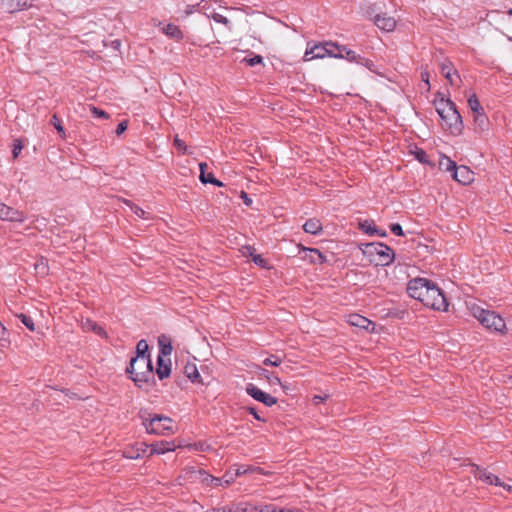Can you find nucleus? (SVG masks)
Masks as SVG:
<instances>
[{
	"mask_svg": "<svg viewBox=\"0 0 512 512\" xmlns=\"http://www.w3.org/2000/svg\"><path fill=\"white\" fill-rule=\"evenodd\" d=\"M16 316L30 331H35V324L30 316L24 313L17 314Z\"/></svg>",
	"mask_w": 512,
	"mask_h": 512,
	"instance_id": "34",
	"label": "nucleus"
},
{
	"mask_svg": "<svg viewBox=\"0 0 512 512\" xmlns=\"http://www.w3.org/2000/svg\"><path fill=\"white\" fill-rule=\"evenodd\" d=\"M325 398L321 397V396H315L314 397V401L315 403H320L324 400Z\"/></svg>",
	"mask_w": 512,
	"mask_h": 512,
	"instance_id": "62",
	"label": "nucleus"
},
{
	"mask_svg": "<svg viewBox=\"0 0 512 512\" xmlns=\"http://www.w3.org/2000/svg\"><path fill=\"white\" fill-rule=\"evenodd\" d=\"M303 229L306 233L317 235L322 231V224L318 219L311 218L304 223Z\"/></svg>",
	"mask_w": 512,
	"mask_h": 512,
	"instance_id": "23",
	"label": "nucleus"
},
{
	"mask_svg": "<svg viewBox=\"0 0 512 512\" xmlns=\"http://www.w3.org/2000/svg\"><path fill=\"white\" fill-rule=\"evenodd\" d=\"M221 479H222V485L224 484L225 486H228L235 480V476H233L232 473L227 472Z\"/></svg>",
	"mask_w": 512,
	"mask_h": 512,
	"instance_id": "52",
	"label": "nucleus"
},
{
	"mask_svg": "<svg viewBox=\"0 0 512 512\" xmlns=\"http://www.w3.org/2000/svg\"><path fill=\"white\" fill-rule=\"evenodd\" d=\"M487 311L488 310H485L478 306H474L472 308V313H473L474 317L478 319V321L482 318L483 315L486 314Z\"/></svg>",
	"mask_w": 512,
	"mask_h": 512,
	"instance_id": "48",
	"label": "nucleus"
},
{
	"mask_svg": "<svg viewBox=\"0 0 512 512\" xmlns=\"http://www.w3.org/2000/svg\"><path fill=\"white\" fill-rule=\"evenodd\" d=\"M375 234H377V235H378V236H380V237H385V236H387L386 231L381 230V229H378V232H375Z\"/></svg>",
	"mask_w": 512,
	"mask_h": 512,
	"instance_id": "61",
	"label": "nucleus"
},
{
	"mask_svg": "<svg viewBox=\"0 0 512 512\" xmlns=\"http://www.w3.org/2000/svg\"><path fill=\"white\" fill-rule=\"evenodd\" d=\"M363 253L370 257V262H374L378 266L391 264L395 257L393 249L380 242L367 243Z\"/></svg>",
	"mask_w": 512,
	"mask_h": 512,
	"instance_id": "5",
	"label": "nucleus"
},
{
	"mask_svg": "<svg viewBox=\"0 0 512 512\" xmlns=\"http://www.w3.org/2000/svg\"><path fill=\"white\" fill-rule=\"evenodd\" d=\"M127 127H128V121L127 120H124L122 122H120L116 128V135H121L122 133H124L126 130H127Z\"/></svg>",
	"mask_w": 512,
	"mask_h": 512,
	"instance_id": "51",
	"label": "nucleus"
},
{
	"mask_svg": "<svg viewBox=\"0 0 512 512\" xmlns=\"http://www.w3.org/2000/svg\"><path fill=\"white\" fill-rule=\"evenodd\" d=\"M170 366H171V361L169 358L166 360L165 358H162V356H158L156 374L160 380H163L170 376V373H171Z\"/></svg>",
	"mask_w": 512,
	"mask_h": 512,
	"instance_id": "16",
	"label": "nucleus"
},
{
	"mask_svg": "<svg viewBox=\"0 0 512 512\" xmlns=\"http://www.w3.org/2000/svg\"><path fill=\"white\" fill-rule=\"evenodd\" d=\"M357 64L366 67L368 70H370L372 72H375V64L373 63V61L369 60L367 58H364L361 55L359 56V60L357 61Z\"/></svg>",
	"mask_w": 512,
	"mask_h": 512,
	"instance_id": "38",
	"label": "nucleus"
},
{
	"mask_svg": "<svg viewBox=\"0 0 512 512\" xmlns=\"http://www.w3.org/2000/svg\"><path fill=\"white\" fill-rule=\"evenodd\" d=\"M374 23L378 28L387 32L393 31L396 27V20L386 14H377L374 17Z\"/></svg>",
	"mask_w": 512,
	"mask_h": 512,
	"instance_id": "13",
	"label": "nucleus"
},
{
	"mask_svg": "<svg viewBox=\"0 0 512 512\" xmlns=\"http://www.w3.org/2000/svg\"><path fill=\"white\" fill-rule=\"evenodd\" d=\"M199 167H200V176H199V178H200V181L203 184L210 183V184H213V185L218 186V187L223 186V183L221 181H219L218 179H216L214 177L213 173H206L205 172V169L207 168V164L206 163H200Z\"/></svg>",
	"mask_w": 512,
	"mask_h": 512,
	"instance_id": "20",
	"label": "nucleus"
},
{
	"mask_svg": "<svg viewBox=\"0 0 512 512\" xmlns=\"http://www.w3.org/2000/svg\"><path fill=\"white\" fill-rule=\"evenodd\" d=\"M260 470L261 469L259 467H248V468L238 467L235 470V473L233 474V476H235V479H236L237 477L244 475L247 472L260 471Z\"/></svg>",
	"mask_w": 512,
	"mask_h": 512,
	"instance_id": "41",
	"label": "nucleus"
},
{
	"mask_svg": "<svg viewBox=\"0 0 512 512\" xmlns=\"http://www.w3.org/2000/svg\"><path fill=\"white\" fill-rule=\"evenodd\" d=\"M348 322L351 325L359 327V328L364 329L366 331H369L371 326L374 327V323L372 321H370L366 317L361 316L359 314H351L349 316Z\"/></svg>",
	"mask_w": 512,
	"mask_h": 512,
	"instance_id": "18",
	"label": "nucleus"
},
{
	"mask_svg": "<svg viewBox=\"0 0 512 512\" xmlns=\"http://www.w3.org/2000/svg\"><path fill=\"white\" fill-rule=\"evenodd\" d=\"M176 448L174 442L160 441L150 444L149 455L164 454L165 452L174 451Z\"/></svg>",
	"mask_w": 512,
	"mask_h": 512,
	"instance_id": "17",
	"label": "nucleus"
},
{
	"mask_svg": "<svg viewBox=\"0 0 512 512\" xmlns=\"http://www.w3.org/2000/svg\"><path fill=\"white\" fill-rule=\"evenodd\" d=\"M164 33L166 35L170 36L171 38H174V39H177V40H180V39L183 38L182 31L179 29L178 26H176L174 24L166 25V27L164 28Z\"/></svg>",
	"mask_w": 512,
	"mask_h": 512,
	"instance_id": "27",
	"label": "nucleus"
},
{
	"mask_svg": "<svg viewBox=\"0 0 512 512\" xmlns=\"http://www.w3.org/2000/svg\"><path fill=\"white\" fill-rule=\"evenodd\" d=\"M206 512H232V509L225 506V507L212 508L210 510H207Z\"/></svg>",
	"mask_w": 512,
	"mask_h": 512,
	"instance_id": "58",
	"label": "nucleus"
},
{
	"mask_svg": "<svg viewBox=\"0 0 512 512\" xmlns=\"http://www.w3.org/2000/svg\"><path fill=\"white\" fill-rule=\"evenodd\" d=\"M246 392L253 399L265 404L268 407H271L277 403V398L273 397L268 393L263 392L261 389H259L258 387L251 383H249L246 386Z\"/></svg>",
	"mask_w": 512,
	"mask_h": 512,
	"instance_id": "9",
	"label": "nucleus"
},
{
	"mask_svg": "<svg viewBox=\"0 0 512 512\" xmlns=\"http://www.w3.org/2000/svg\"><path fill=\"white\" fill-rule=\"evenodd\" d=\"M114 46L117 48L118 46H120V41H114Z\"/></svg>",
	"mask_w": 512,
	"mask_h": 512,
	"instance_id": "64",
	"label": "nucleus"
},
{
	"mask_svg": "<svg viewBox=\"0 0 512 512\" xmlns=\"http://www.w3.org/2000/svg\"><path fill=\"white\" fill-rule=\"evenodd\" d=\"M9 206L0 202V219L5 220Z\"/></svg>",
	"mask_w": 512,
	"mask_h": 512,
	"instance_id": "55",
	"label": "nucleus"
},
{
	"mask_svg": "<svg viewBox=\"0 0 512 512\" xmlns=\"http://www.w3.org/2000/svg\"><path fill=\"white\" fill-rule=\"evenodd\" d=\"M90 110H91L92 114L96 117H101V118H106V119L109 118L108 113H106L104 110L99 109L95 106H91Z\"/></svg>",
	"mask_w": 512,
	"mask_h": 512,
	"instance_id": "46",
	"label": "nucleus"
},
{
	"mask_svg": "<svg viewBox=\"0 0 512 512\" xmlns=\"http://www.w3.org/2000/svg\"><path fill=\"white\" fill-rule=\"evenodd\" d=\"M281 362V358L278 357L277 355H270L263 361V364L267 366L278 367L281 364Z\"/></svg>",
	"mask_w": 512,
	"mask_h": 512,
	"instance_id": "37",
	"label": "nucleus"
},
{
	"mask_svg": "<svg viewBox=\"0 0 512 512\" xmlns=\"http://www.w3.org/2000/svg\"><path fill=\"white\" fill-rule=\"evenodd\" d=\"M302 259L308 260L312 264H322L326 257L316 248H302Z\"/></svg>",
	"mask_w": 512,
	"mask_h": 512,
	"instance_id": "14",
	"label": "nucleus"
},
{
	"mask_svg": "<svg viewBox=\"0 0 512 512\" xmlns=\"http://www.w3.org/2000/svg\"><path fill=\"white\" fill-rule=\"evenodd\" d=\"M390 230L393 234L397 236H403L404 232L402 226L399 223H393L390 225Z\"/></svg>",
	"mask_w": 512,
	"mask_h": 512,
	"instance_id": "47",
	"label": "nucleus"
},
{
	"mask_svg": "<svg viewBox=\"0 0 512 512\" xmlns=\"http://www.w3.org/2000/svg\"><path fill=\"white\" fill-rule=\"evenodd\" d=\"M258 507H245V508H237L235 512H257Z\"/></svg>",
	"mask_w": 512,
	"mask_h": 512,
	"instance_id": "59",
	"label": "nucleus"
},
{
	"mask_svg": "<svg viewBox=\"0 0 512 512\" xmlns=\"http://www.w3.org/2000/svg\"><path fill=\"white\" fill-rule=\"evenodd\" d=\"M158 345H159V355L162 358L168 357L171 355L173 347L171 344V339L166 335H160L158 337Z\"/></svg>",
	"mask_w": 512,
	"mask_h": 512,
	"instance_id": "19",
	"label": "nucleus"
},
{
	"mask_svg": "<svg viewBox=\"0 0 512 512\" xmlns=\"http://www.w3.org/2000/svg\"><path fill=\"white\" fill-rule=\"evenodd\" d=\"M135 446H136V448L139 449V453H140L141 457L146 453L148 448H150V445L146 444L145 442H137L135 444Z\"/></svg>",
	"mask_w": 512,
	"mask_h": 512,
	"instance_id": "53",
	"label": "nucleus"
},
{
	"mask_svg": "<svg viewBox=\"0 0 512 512\" xmlns=\"http://www.w3.org/2000/svg\"><path fill=\"white\" fill-rule=\"evenodd\" d=\"M470 466H471L470 472H471V474L474 475V477L476 479L482 481L485 484L503 487L507 491H511L512 487L510 485H507L504 482H502L498 476L489 472L486 468H481L480 466H478L476 464H471Z\"/></svg>",
	"mask_w": 512,
	"mask_h": 512,
	"instance_id": "6",
	"label": "nucleus"
},
{
	"mask_svg": "<svg viewBox=\"0 0 512 512\" xmlns=\"http://www.w3.org/2000/svg\"><path fill=\"white\" fill-rule=\"evenodd\" d=\"M434 104L441 118L443 129L451 135H460L463 130V121L456 104L450 99H445L443 96L435 99Z\"/></svg>",
	"mask_w": 512,
	"mask_h": 512,
	"instance_id": "2",
	"label": "nucleus"
},
{
	"mask_svg": "<svg viewBox=\"0 0 512 512\" xmlns=\"http://www.w3.org/2000/svg\"><path fill=\"white\" fill-rule=\"evenodd\" d=\"M278 512H292V509L280 508L278 509Z\"/></svg>",
	"mask_w": 512,
	"mask_h": 512,
	"instance_id": "63",
	"label": "nucleus"
},
{
	"mask_svg": "<svg viewBox=\"0 0 512 512\" xmlns=\"http://www.w3.org/2000/svg\"><path fill=\"white\" fill-rule=\"evenodd\" d=\"M184 373L192 382H202L200 373L198 372V369L195 364H187L184 368Z\"/></svg>",
	"mask_w": 512,
	"mask_h": 512,
	"instance_id": "25",
	"label": "nucleus"
},
{
	"mask_svg": "<svg viewBox=\"0 0 512 512\" xmlns=\"http://www.w3.org/2000/svg\"><path fill=\"white\" fill-rule=\"evenodd\" d=\"M328 45H330L331 47L335 48L338 51L337 53L334 52V58L346 59L349 62L355 63H357V61L359 60L360 55L344 45H340L335 42H330Z\"/></svg>",
	"mask_w": 512,
	"mask_h": 512,
	"instance_id": "10",
	"label": "nucleus"
},
{
	"mask_svg": "<svg viewBox=\"0 0 512 512\" xmlns=\"http://www.w3.org/2000/svg\"><path fill=\"white\" fill-rule=\"evenodd\" d=\"M139 417L142 419V423L148 433L156 435H169L174 432L173 420L169 417L148 414L146 411L141 410Z\"/></svg>",
	"mask_w": 512,
	"mask_h": 512,
	"instance_id": "4",
	"label": "nucleus"
},
{
	"mask_svg": "<svg viewBox=\"0 0 512 512\" xmlns=\"http://www.w3.org/2000/svg\"><path fill=\"white\" fill-rule=\"evenodd\" d=\"M82 328L87 331H92L102 337H106L107 335L103 327H101L95 321L89 318H86L85 320L82 321Z\"/></svg>",
	"mask_w": 512,
	"mask_h": 512,
	"instance_id": "22",
	"label": "nucleus"
},
{
	"mask_svg": "<svg viewBox=\"0 0 512 512\" xmlns=\"http://www.w3.org/2000/svg\"><path fill=\"white\" fill-rule=\"evenodd\" d=\"M124 203L130 207V209L133 211V213L139 217V218H143V219H147L148 217L146 216V212L141 208L139 207L138 205L134 204L132 201L130 200H124Z\"/></svg>",
	"mask_w": 512,
	"mask_h": 512,
	"instance_id": "32",
	"label": "nucleus"
},
{
	"mask_svg": "<svg viewBox=\"0 0 512 512\" xmlns=\"http://www.w3.org/2000/svg\"><path fill=\"white\" fill-rule=\"evenodd\" d=\"M440 71L442 75L447 79L450 85H458L457 80H460V76L451 61L445 60L440 63Z\"/></svg>",
	"mask_w": 512,
	"mask_h": 512,
	"instance_id": "11",
	"label": "nucleus"
},
{
	"mask_svg": "<svg viewBox=\"0 0 512 512\" xmlns=\"http://www.w3.org/2000/svg\"><path fill=\"white\" fill-rule=\"evenodd\" d=\"M135 357H150L149 346L146 340L142 339L137 343Z\"/></svg>",
	"mask_w": 512,
	"mask_h": 512,
	"instance_id": "28",
	"label": "nucleus"
},
{
	"mask_svg": "<svg viewBox=\"0 0 512 512\" xmlns=\"http://www.w3.org/2000/svg\"><path fill=\"white\" fill-rule=\"evenodd\" d=\"M212 17H213V19H214L216 22H218V23H222V24H224V25H226V26H228V25L230 24V21H229L225 16H223V15H221V14L214 13V14L212 15Z\"/></svg>",
	"mask_w": 512,
	"mask_h": 512,
	"instance_id": "50",
	"label": "nucleus"
},
{
	"mask_svg": "<svg viewBox=\"0 0 512 512\" xmlns=\"http://www.w3.org/2000/svg\"><path fill=\"white\" fill-rule=\"evenodd\" d=\"M26 219V215L24 212L19 211L17 209H14L9 206L7 210V217L5 218L6 221H12V222H24Z\"/></svg>",
	"mask_w": 512,
	"mask_h": 512,
	"instance_id": "26",
	"label": "nucleus"
},
{
	"mask_svg": "<svg viewBox=\"0 0 512 512\" xmlns=\"http://www.w3.org/2000/svg\"><path fill=\"white\" fill-rule=\"evenodd\" d=\"M257 512H278V508L273 504H267V505L258 507Z\"/></svg>",
	"mask_w": 512,
	"mask_h": 512,
	"instance_id": "49",
	"label": "nucleus"
},
{
	"mask_svg": "<svg viewBox=\"0 0 512 512\" xmlns=\"http://www.w3.org/2000/svg\"><path fill=\"white\" fill-rule=\"evenodd\" d=\"M24 145L22 143V141L20 139H15L14 142H13V150H12V155H13V158L16 159L18 157V155L20 154V152L22 151Z\"/></svg>",
	"mask_w": 512,
	"mask_h": 512,
	"instance_id": "40",
	"label": "nucleus"
},
{
	"mask_svg": "<svg viewBox=\"0 0 512 512\" xmlns=\"http://www.w3.org/2000/svg\"><path fill=\"white\" fill-rule=\"evenodd\" d=\"M51 125L55 127L59 135L64 138L65 137V130L64 127L61 124V120L58 118L56 114H54L50 120Z\"/></svg>",
	"mask_w": 512,
	"mask_h": 512,
	"instance_id": "35",
	"label": "nucleus"
},
{
	"mask_svg": "<svg viewBox=\"0 0 512 512\" xmlns=\"http://www.w3.org/2000/svg\"><path fill=\"white\" fill-rule=\"evenodd\" d=\"M474 125L475 130L479 132H483L488 129L489 120L484 111L474 115Z\"/></svg>",
	"mask_w": 512,
	"mask_h": 512,
	"instance_id": "24",
	"label": "nucleus"
},
{
	"mask_svg": "<svg viewBox=\"0 0 512 512\" xmlns=\"http://www.w3.org/2000/svg\"><path fill=\"white\" fill-rule=\"evenodd\" d=\"M210 482L211 485L213 486H219V485H222V479L221 478H217V477H213L211 475H209V478L206 482Z\"/></svg>",
	"mask_w": 512,
	"mask_h": 512,
	"instance_id": "57",
	"label": "nucleus"
},
{
	"mask_svg": "<svg viewBox=\"0 0 512 512\" xmlns=\"http://www.w3.org/2000/svg\"><path fill=\"white\" fill-rule=\"evenodd\" d=\"M184 472H185V475L187 478L193 479V480L201 479L202 482H205L209 478V474H207L204 470L196 469L193 466L186 467L184 469Z\"/></svg>",
	"mask_w": 512,
	"mask_h": 512,
	"instance_id": "21",
	"label": "nucleus"
},
{
	"mask_svg": "<svg viewBox=\"0 0 512 512\" xmlns=\"http://www.w3.org/2000/svg\"><path fill=\"white\" fill-rule=\"evenodd\" d=\"M240 197L242 198L244 204L246 206H251L252 205V199L248 196V194L244 191H241L240 193Z\"/></svg>",
	"mask_w": 512,
	"mask_h": 512,
	"instance_id": "54",
	"label": "nucleus"
},
{
	"mask_svg": "<svg viewBox=\"0 0 512 512\" xmlns=\"http://www.w3.org/2000/svg\"><path fill=\"white\" fill-rule=\"evenodd\" d=\"M359 228L366 234L373 235L378 232V228L374 225L373 221L364 220L359 223Z\"/></svg>",
	"mask_w": 512,
	"mask_h": 512,
	"instance_id": "29",
	"label": "nucleus"
},
{
	"mask_svg": "<svg viewBox=\"0 0 512 512\" xmlns=\"http://www.w3.org/2000/svg\"><path fill=\"white\" fill-rule=\"evenodd\" d=\"M468 105L470 109L473 111L474 115L484 111L476 94H473L468 98Z\"/></svg>",
	"mask_w": 512,
	"mask_h": 512,
	"instance_id": "30",
	"label": "nucleus"
},
{
	"mask_svg": "<svg viewBox=\"0 0 512 512\" xmlns=\"http://www.w3.org/2000/svg\"><path fill=\"white\" fill-rule=\"evenodd\" d=\"M415 158L421 163H429L428 155L423 149L415 151Z\"/></svg>",
	"mask_w": 512,
	"mask_h": 512,
	"instance_id": "44",
	"label": "nucleus"
},
{
	"mask_svg": "<svg viewBox=\"0 0 512 512\" xmlns=\"http://www.w3.org/2000/svg\"><path fill=\"white\" fill-rule=\"evenodd\" d=\"M1 3L8 13H15L32 6V0H1Z\"/></svg>",
	"mask_w": 512,
	"mask_h": 512,
	"instance_id": "12",
	"label": "nucleus"
},
{
	"mask_svg": "<svg viewBox=\"0 0 512 512\" xmlns=\"http://www.w3.org/2000/svg\"><path fill=\"white\" fill-rule=\"evenodd\" d=\"M122 454H123V457H125L127 459H139L141 457L140 453H139V449L136 448L135 445L128 446V447L124 448Z\"/></svg>",
	"mask_w": 512,
	"mask_h": 512,
	"instance_id": "31",
	"label": "nucleus"
},
{
	"mask_svg": "<svg viewBox=\"0 0 512 512\" xmlns=\"http://www.w3.org/2000/svg\"><path fill=\"white\" fill-rule=\"evenodd\" d=\"M173 144H174V146L177 148V150H178L179 152H181L182 154H187V155H191V154H192V152L188 150V147H187V145L185 144V142H184L182 139H180V138L178 137V135H176V136L174 137Z\"/></svg>",
	"mask_w": 512,
	"mask_h": 512,
	"instance_id": "33",
	"label": "nucleus"
},
{
	"mask_svg": "<svg viewBox=\"0 0 512 512\" xmlns=\"http://www.w3.org/2000/svg\"><path fill=\"white\" fill-rule=\"evenodd\" d=\"M479 322L486 328L497 332H503L506 329V324L503 318L493 311L488 310Z\"/></svg>",
	"mask_w": 512,
	"mask_h": 512,
	"instance_id": "8",
	"label": "nucleus"
},
{
	"mask_svg": "<svg viewBox=\"0 0 512 512\" xmlns=\"http://www.w3.org/2000/svg\"><path fill=\"white\" fill-rule=\"evenodd\" d=\"M453 179L461 184H469L473 180V172L469 167L461 165L453 172Z\"/></svg>",
	"mask_w": 512,
	"mask_h": 512,
	"instance_id": "15",
	"label": "nucleus"
},
{
	"mask_svg": "<svg viewBox=\"0 0 512 512\" xmlns=\"http://www.w3.org/2000/svg\"><path fill=\"white\" fill-rule=\"evenodd\" d=\"M8 332L5 328V326L0 322V341L2 342L1 345L3 347L7 346V344H9V340H8Z\"/></svg>",
	"mask_w": 512,
	"mask_h": 512,
	"instance_id": "43",
	"label": "nucleus"
},
{
	"mask_svg": "<svg viewBox=\"0 0 512 512\" xmlns=\"http://www.w3.org/2000/svg\"><path fill=\"white\" fill-rule=\"evenodd\" d=\"M248 66H255L257 64H261L263 61V58L260 55H255L252 58H244V60Z\"/></svg>",
	"mask_w": 512,
	"mask_h": 512,
	"instance_id": "45",
	"label": "nucleus"
},
{
	"mask_svg": "<svg viewBox=\"0 0 512 512\" xmlns=\"http://www.w3.org/2000/svg\"><path fill=\"white\" fill-rule=\"evenodd\" d=\"M126 373L138 387H142L143 383H148L154 378L153 366L150 357H132Z\"/></svg>",
	"mask_w": 512,
	"mask_h": 512,
	"instance_id": "3",
	"label": "nucleus"
},
{
	"mask_svg": "<svg viewBox=\"0 0 512 512\" xmlns=\"http://www.w3.org/2000/svg\"><path fill=\"white\" fill-rule=\"evenodd\" d=\"M407 292L410 297L419 300L433 310L447 311L448 309L449 304L442 290L428 279L414 278L410 280Z\"/></svg>",
	"mask_w": 512,
	"mask_h": 512,
	"instance_id": "1",
	"label": "nucleus"
},
{
	"mask_svg": "<svg viewBox=\"0 0 512 512\" xmlns=\"http://www.w3.org/2000/svg\"><path fill=\"white\" fill-rule=\"evenodd\" d=\"M331 41L325 43L314 44L312 47L307 48L304 54V61H310L313 59H321L325 56L334 57L333 47L328 45Z\"/></svg>",
	"mask_w": 512,
	"mask_h": 512,
	"instance_id": "7",
	"label": "nucleus"
},
{
	"mask_svg": "<svg viewBox=\"0 0 512 512\" xmlns=\"http://www.w3.org/2000/svg\"><path fill=\"white\" fill-rule=\"evenodd\" d=\"M440 167H444L445 170L447 171H455V169L458 167L456 165V162L452 161L449 157H444L441 161H440Z\"/></svg>",
	"mask_w": 512,
	"mask_h": 512,
	"instance_id": "36",
	"label": "nucleus"
},
{
	"mask_svg": "<svg viewBox=\"0 0 512 512\" xmlns=\"http://www.w3.org/2000/svg\"><path fill=\"white\" fill-rule=\"evenodd\" d=\"M251 255L252 260L256 265L261 268H268V261L265 258H263L261 255H253L252 253Z\"/></svg>",
	"mask_w": 512,
	"mask_h": 512,
	"instance_id": "42",
	"label": "nucleus"
},
{
	"mask_svg": "<svg viewBox=\"0 0 512 512\" xmlns=\"http://www.w3.org/2000/svg\"><path fill=\"white\" fill-rule=\"evenodd\" d=\"M249 413L252 414L254 416V418L258 421H262V422H265L266 420L264 418H262L258 412L256 411V409L254 407H249L247 408Z\"/></svg>",
	"mask_w": 512,
	"mask_h": 512,
	"instance_id": "56",
	"label": "nucleus"
},
{
	"mask_svg": "<svg viewBox=\"0 0 512 512\" xmlns=\"http://www.w3.org/2000/svg\"><path fill=\"white\" fill-rule=\"evenodd\" d=\"M261 376H264L271 384H280V378L270 373L268 370L263 369L261 372Z\"/></svg>",
	"mask_w": 512,
	"mask_h": 512,
	"instance_id": "39",
	"label": "nucleus"
},
{
	"mask_svg": "<svg viewBox=\"0 0 512 512\" xmlns=\"http://www.w3.org/2000/svg\"><path fill=\"white\" fill-rule=\"evenodd\" d=\"M421 78L426 83L428 89H430L429 73L427 71H422L421 72Z\"/></svg>",
	"mask_w": 512,
	"mask_h": 512,
	"instance_id": "60",
	"label": "nucleus"
}]
</instances>
